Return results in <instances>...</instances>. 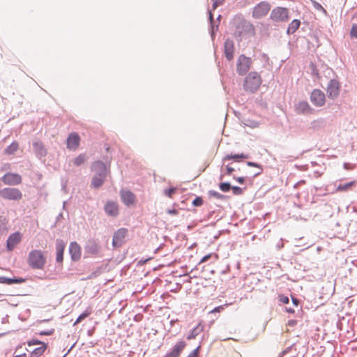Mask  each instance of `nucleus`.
<instances>
[{
  "label": "nucleus",
  "instance_id": "f257e3e1",
  "mask_svg": "<svg viewBox=\"0 0 357 357\" xmlns=\"http://www.w3.org/2000/svg\"><path fill=\"white\" fill-rule=\"evenodd\" d=\"M230 29L238 41H241L247 36L255 34L254 25L241 15L233 17L230 22Z\"/></svg>",
  "mask_w": 357,
  "mask_h": 357
},
{
  "label": "nucleus",
  "instance_id": "f03ea898",
  "mask_svg": "<svg viewBox=\"0 0 357 357\" xmlns=\"http://www.w3.org/2000/svg\"><path fill=\"white\" fill-rule=\"evenodd\" d=\"M46 262V257L42 250H33L29 252L27 263L32 269H43Z\"/></svg>",
  "mask_w": 357,
  "mask_h": 357
},
{
  "label": "nucleus",
  "instance_id": "7ed1b4c3",
  "mask_svg": "<svg viewBox=\"0 0 357 357\" xmlns=\"http://www.w3.org/2000/svg\"><path fill=\"white\" fill-rule=\"evenodd\" d=\"M261 84V76L258 74V73L252 71L249 73L245 77L243 89L246 91L255 93L258 90Z\"/></svg>",
  "mask_w": 357,
  "mask_h": 357
},
{
  "label": "nucleus",
  "instance_id": "20e7f679",
  "mask_svg": "<svg viewBox=\"0 0 357 357\" xmlns=\"http://www.w3.org/2000/svg\"><path fill=\"white\" fill-rule=\"evenodd\" d=\"M0 197L9 201H20L22 192L18 188L7 187L0 190Z\"/></svg>",
  "mask_w": 357,
  "mask_h": 357
},
{
  "label": "nucleus",
  "instance_id": "39448f33",
  "mask_svg": "<svg viewBox=\"0 0 357 357\" xmlns=\"http://www.w3.org/2000/svg\"><path fill=\"white\" fill-rule=\"evenodd\" d=\"M252 61L250 57L245 54H241L236 63V72L239 75H245L252 66Z\"/></svg>",
  "mask_w": 357,
  "mask_h": 357
},
{
  "label": "nucleus",
  "instance_id": "423d86ee",
  "mask_svg": "<svg viewBox=\"0 0 357 357\" xmlns=\"http://www.w3.org/2000/svg\"><path fill=\"white\" fill-rule=\"evenodd\" d=\"M270 18L274 22H285L289 20V10L280 6L274 8L271 10Z\"/></svg>",
  "mask_w": 357,
  "mask_h": 357
},
{
  "label": "nucleus",
  "instance_id": "0eeeda50",
  "mask_svg": "<svg viewBox=\"0 0 357 357\" xmlns=\"http://www.w3.org/2000/svg\"><path fill=\"white\" fill-rule=\"evenodd\" d=\"M271 8L268 1H261L257 3L252 9V17L255 19H261L265 17Z\"/></svg>",
  "mask_w": 357,
  "mask_h": 357
},
{
  "label": "nucleus",
  "instance_id": "6e6552de",
  "mask_svg": "<svg viewBox=\"0 0 357 357\" xmlns=\"http://www.w3.org/2000/svg\"><path fill=\"white\" fill-rule=\"evenodd\" d=\"M128 235V229L120 228L114 231L112 238V247L114 248H121L126 243V238Z\"/></svg>",
  "mask_w": 357,
  "mask_h": 357
},
{
  "label": "nucleus",
  "instance_id": "1a4fd4ad",
  "mask_svg": "<svg viewBox=\"0 0 357 357\" xmlns=\"http://www.w3.org/2000/svg\"><path fill=\"white\" fill-rule=\"evenodd\" d=\"M1 181L7 185H17L22 183V176L13 172L6 173L1 178Z\"/></svg>",
  "mask_w": 357,
  "mask_h": 357
},
{
  "label": "nucleus",
  "instance_id": "9d476101",
  "mask_svg": "<svg viewBox=\"0 0 357 357\" xmlns=\"http://www.w3.org/2000/svg\"><path fill=\"white\" fill-rule=\"evenodd\" d=\"M340 85L337 79H332L329 81L327 86V96L329 98L334 100L340 93Z\"/></svg>",
  "mask_w": 357,
  "mask_h": 357
},
{
  "label": "nucleus",
  "instance_id": "9b49d317",
  "mask_svg": "<svg viewBox=\"0 0 357 357\" xmlns=\"http://www.w3.org/2000/svg\"><path fill=\"white\" fill-rule=\"evenodd\" d=\"M310 101L316 107H321L325 104V94L320 89H314L310 95Z\"/></svg>",
  "mask_w": 357,
  "mask_h": 357
},
{
  "label": "nucleus",
  "instance_id": "f8f14e48",
  "mask_svg": "<svg viewBox=\"0 0 357 357\" xmlns=\"http://www.w3.org/2000/svg\"><path fill=\"white\" fill-rule=\"evenodd\" d=\"M91 171L95 172V176L107 177V169L106 165L100 160L95 161L91 165Z\"/></svg>",
  "mask_w": 357,
  "mask_h": 357
},
{
  "label": "nucleus",
  "instance_id": "ddd939ff",
  "mask_svg": "<svg viewBox=\"0 0 357 357\" xmlns=\"http://www.w3.org/2000/svg\"><path fill=\"white\" fill-rule=\"evenodd\" d=\"M186 347V342L181 340L176 342L163 357H178Z\"/></svg>",
  "mask_w": 357,
  "mask_h": 357
},
{
  "label": "nucleus",
  "instance_id": "4468645a",
  "mask_svg": "<svg viewBox=\"0 0 357 357\" xmlns=\"http://www.w3.org/2000/svg\"><path fill=\"white\" fill-rule=\"evenodd\" d=\"M100 249L101 246L94 239L89 240L84 248L85 252L91 255H98L100 252Z\"/></svg>",
  "mask_w": 357,
  "mask_h": 357
},
{
  "label": "nucleus",
  "instance_id": "2eb2a0df",
  "mask_svg": "<svg viewBox=\"0 0 357 357\" xmlns=\"http://www.w3.org/2000/svg\"><path fill=\"white\" fill-rule=\"evenodd\" d=\"M120 196L122 202L128 206L135 204V195L130 190H121L120 192Z\"/></svg>",
  "mask_w": 357,
  "mask_h": 357
},
{
  "label": "nucleus",
  "instance_id": "dca6fc26",
  "mask_svg": "<svg viewBox=\"0 0 357 357\" xmlns=\"http://www.w3.org/2000/svg\"><path fill=\"white\" fill-rule=\"evenodd\" d=\"M21 241V234L20 232H15L9 236L6 241V248L8 251H12L17 244Z\"/></svg>",
  "mask_w": 357,
  "mask_h": 357
},
{
  "label": "nucleus",
  "instance_id": "f3484780",
  "mask_svg": "<svg viewBox=\"0 0 357 357\" xmlns=\"http://www.w3.org/2000/svg\"><path fill=\"white\" fill-rule=\"evenodd\" d=\"M234 43L231 39H226L224 44V53L228 61H231L234 58Z\"/></svg>",
  "mask_w": 357,
  "mask_h": 357
},
{
  "label": "nucleus",
  "instance_id": "a211bd4d",
  "mask_svg": "<svg viewBox=\"0 0 357 357\" xmlns=\"http://www.w3.org/2000/svg\"><path fill=\"white\" fill-rule=\"evenodd\" d=\"M69 253L73 261H75L80 259L81 248L77 242L70 243L69 246Z\"/></svg>",
  "mask_w": 357,
  "mask_h": 357
},
{
  "label": "nucleus",
  "instance_id": "6ab92c4d",
  "mask_svg": "<svg viewBox=\"0 0 357 357\" xmlns=\"http://www.w3.org/2000/svg\"><path fill=\"white\" fill-rule=\"evenodd\" d=\"M295 111L298 114H311L313 109L310 106L307 102L301 101L295 105Z\"/></svg>",
  "mask_w": 357,
  "mask_h": 357
},
{
  "label": "nucleus",
  "instance_id": "aec40b11",
  "mask_svg": "<svg viewBox=\"0 0 357 357\" xmlns=\"http://www.w3.org/2000/svg\"><path fill=\"white\" fill-rule=\"evenodd\" d=\"M105 213L112 217H116L119 214V206L116 202L108 201L104 207Z\"/></svg>",
  "mask_w": 357,
  "mask_h": 357
},
{
  "label": "nucleus",
  "instance_id": "412c9836",
  "mask_svg": "<svg viewBox=\"0 0 357 357\" xmlns=\"http://www.w3.org/2000/svg\"><path fill=\"white\" fill-rule=\"evenodd\" d=\"M79 136L75 132L70 133L67 138V148L75 150L79 144Z\"/></svg>",
  "mask_w": 357,
  "mask_h": 357
},
{
  "label": "nucleus",
  "instance_id": "4be33fe9",
  "mask_svg": "<svg viewBox=\"0 0 357 357\" xmlns=\"http://www.w3.org/2000/svg\"><path fill=\"white\" fill-rule=\"evenodd\" d=\"M66 248L65 243L60 239L56 241V261L57 263H61L63 260V252Z\"/></svg>",
  "mask_w": 357,
  "mask_h": 357
},
{
  "label": "nucleus",
  "instance_id": "5701e85b",
  "mask_svg": "<svg viewBox=\"0 0 357 357\" xmlns=\"http://www.w3.org/2000/svg\"><path fill=\"white\" fill-rule=\"evenodd\" d=\"M33 148L37 157L40 159L45 157L47 155V150L43 144L40 141H37L33 143Z\"/></svg>",
  "mask_w": 357,
  "mask_h": 357
},
{
  "label": "nucleus",
  "instance_id": "b1692460",
  "mask_svg": "<svg viewBox=\"0 0 357 357\" xmlns=\"http://www.w3.org/2000/svg\"><path fill=\"white\" fill-rule=\"evenodd\" d=\"M26 279L22 278H6L5 276H0V283L6 284L8 285H11L13 284H22L25 282Z\"/></svg>",
  "mask_w": 357,
  "mask_h": 357
},
{
  "label": "nucleus",
  "instance_id": "393cba45",
  "mask_svg": "<svg viewBox=\"0 0 357 357\" xmlns=\"http://www.w3.org/2000/svg\"><path fill=\"white\" fill-rule=\"evenodd\" d=\"M208 19H209V23H210V34H211L212 40H214L215 36V33L218 30L219 24H215L214 19H213V15L210 10H208Z\"/></svg>",
  "mask_w": 357,
  "mask_h": 357
},
{
  "label": "nucleus",
  "instance_id": "a878e982",
  "mask_svg": "<svg viewBox=\"0 0 357 357\" xmlns=\"http://www.w3.org/2000/svg\"><path fill=\"white\" fill-rule=\"evenodd\" d=\"M248 158H249L248 154H245V153L228 154L222 158V160L224 162L226 160H234L236 161H239L240 159H248Z\"/></svg>",
  "mask_w": 357,
  "mask_h": 357
},
{
  "label": "nucleus",
  "instance_id": "bb28decb",
  "mask_svg": "<svg viewBox=\"0 0 357 357\" xmlns=\"http://www.w3.org/2000/svg\"><path fill=\"white\" fill-rule=\"evenodd\" d=\"M301 25V22L298 20H294L291 21V22L289 24V26L287 30V33L288 35L293 34L296 32V30L298 29L299 26Z\"/></svg>",
  "mask_w": 357,
  "mask_h": 357
},
{
  "label": "nucleus",
  "instance_id": "cd10ccee",
  "mask_svg": "<svg viewBox=\"0 0 357 357\" xmlns=\"http://www.w3.org/2000/svg\"><path fill=\"white\" fill-rule=\"evenodd\" d=\"M105 178V177L98 176H93L91 186L96 189L100 188L103 185Z\"/></svg>",
  "mask_w": 357,
  "mask_h": 357
},
{
  "label": "nucleus",
  "instance_id": "c85d7f7f",
  "mask_svg": "<svg viewBox=\"0 0 357 357\" xmlns=\"http://www.w3.org/2000/svg\"><path fill=\"white\" fill-rule=\"evenodd\" d=\"M356 182L353 181L347 183H340L337 185L336 190L338 192L348 191L356 185Z\"/></svg>",
  "mask_w": 357,
  "mask_h": 357
},
{
  "label": "nucleus",
  "instance_id": "c756f323",
  "mask_svg": "<svg viewBox=\"0 0 357 357\" xmlns=\"http://www.w3.org/2000/svg\"><path fill=\"white\" fill-rule=\"evenodd\" d=\"M47 347V344H43V345L34 349L32 351H31L30 357H40L45 352Z\"/></svg>",
  "mask_w": 357,
  "mask_h": 357
},
{
  "label": "nucleus",
  "instance_id": "7c9ffc66",
  "mask_svg": "<svg viewBox=\"0 0 357 357\" xmlns=\"http://www.w3.org/2000/svg\"><path fill=\"white\" fill-rule=\"evenodd\" d=\"M87 160L88 157L85 153H80L73 160V165L76 167H79L83 165Z\"/></svg>",
  "mask_w": 357,
  "mask_h": 357
},
{
  "label": "nucleus",
  "instance_id": "2f4dec72",
  "mask_svg": "<svg viewBox=\"0 0 357 357\" xmlns=\"http://www.w3.org/2000/svg\"><path fill=\"white\" fill-rule=\"evenodd\" d=\"M203 330V326H202L200 324H198L196 327H195L190 334L188 335L187 338L188 340L194 339Z\"/></svg>",
  "mask_w": 357,
  "mask_h": 357
},
{
  "label": "nucleus",
  "instance_id": "473e14b6",
  "mask_svg": "<svg viewBox=\"0 0 357 357\" xmlns=\"http://www.w3.org/2000/svg\"><path fill=\"white\" fill-rule=\"evenodd\" d=\"M19 149V144L17 142L11 143L5 150V153L8 155L14 154Z\"/></svg>",
  "mask_w": 357,
  "mask_h": 357
},
{
  "label": "nucleus",
  "instance_id": "72a5a7b5",
  "mask_svg": "<svg viewBox=\"0 0 357 357\" xmlns=\"http://www.w3.org/2000/svg\"><path fill=\"white\" fill-rule=\"evenodd\" d=\"M208 193L210 197H215V199H219V200H224L227 197L225 195L220 194V192H216L213 190H209Z\"/></svg>",
  "mask_w": 357,
  "mask_h": 357
},
{
  "label": "nucleus",
  "instance_id": "f704fd0d",
  "mask_svg": "<svg viewBox=\"0 0 357 357\" xmlns=\"http://www.w3.org/2000/svg\"><path fill=\"white\" fill-rule=\"evenodd\" d=\"M219 188L221 191L227 192L231 189V185L229 182H222L219 183Z\"/></svg>",
  "mask_w": 357,
  "mask_h": 357
},
{
  "label": "nucleus",
  "instance_id": "c9c22d12",
  "mask_svg": "<svg viewBox=\"0 0 357 357\" xmlns=\"http://www.w3.org/2000/svg\"><path fill=\"white\" fill-rule=\"evenodd\" d=\"M247 165L249 166V167H257L260 169V171L259 172H257L255 174V176H259V174H261L263 169H262V166L257 162H247Z\"/></svg>",
  "mask_w": 357,
  "mask_h": 357
},
{
  "label": "nucleus",
  "instance_id": "e433bc0d",
  "mask_svg": "<svg viewBox=\"0 0 357 357\" xmlns=\"http://www.w3.org/2000/svg\"><path fill=\"white\" fill-rule=\"evenodd\" d=\"M90 314L89 312L85 311L82 312L79 317L77 318L75 322L74 323V325H76L79 323H80L82 320L86 319L89 315Z\"/></svg>",
  "mask_w": 357,
  "mask_h": 357
},
{
  "label": "nucleus",
  "instance_id": "4c0bfd02",
  "mask_svg": "<svg viewBox=\"0 0 357 357\" xmlns=\"http://www.w3.org/2000/svg\"><path fill=\"white\" fill-rule=\"evenodd\" d=\"M203 199L201 197H196L192 201V205L194 206H201L203 204Z\"/></svg>",
  "mask_w": 357,
  "mask_h": 357
},
{
  "label": "nucleus",
  "instance_id": "58836bf2",
  "mask_svg": "<svg viewBox=\"0 0 357 357\" xmlns=\"http://www.w3.org/2000/svg\"><path fill=\"white\" fill-rule=\"evenodd\" d=\"M231 190H232L233 193L235 195H241L243 192V189L238 186H231Z\"/></svg>",
  "mask_w": 357,
  "mask_h": 357
},
{
  "label": "nucleus",
  "instance_id": "ea45409f",
  "mask_svg": "<svg viewBox=\"0 0 357 357\" xmlns=\"http://www.w3.org/2000/svg\"><path fill=\"white\" fill-rule=\"evenodd\" d=\"M176 191V188H170L167 190H165L164 192L165 195L167 196L168 197H172V195L175 193Z\"/></svg>",
  "mask_w": 357,
  "mask_h": 357
},
{
  "label": "nucleus",
  "instance_id": "a19ab883",
  "mask_svg": "<svg viewBox=\"0 0 357 357\" xmlns=\"http://www.w3.org/2000/svg\"><path fill=\"white\" fill-rule=\"evenodd\" d=\"M54 333V329L51 328L49 330L41 331L38 333L39 335H52Z\"/></svg>",
  "mask_w": 357,
  "mask_h": 357
},
{
  "label": "nucleus",
  "instance_id": "79ce46f5",
  "mask_svg": "<svg viewBox=\"0 0 357 357\" xmlns=\"http://www.w3.org/2000/svg\"><path fill=\"white\" fill-rule=\"evenodd\" d=\"M28 344V346H32V345H43V344H45V342H41L40 340H30L27 342Z\"/></svg>",
  "mask_w": 357,
  "mask_h": 357
},
{
  "label": "nucleus",
  "instance_id": "37998d69",
  "mask_svg": "<svg viewBox=\"0 0 357 357\" xmlns=\"http://www.w3.org/2000/svg\"><path fill=\"white\" fill-rule=\"evenodd\" d=\"M279 301L284 304H287L289 302V298L288 296H284L283 294L279 296Z\"/></svg>",
  "mask_w": 357,
  "mask_h": 357
},
{
  "label": "nucleus",
  "instance_id": "c03bdc74",
  "mask_svg": "<svg viewBox=\"0 0 357 357\" xmlns=\"http://www.w3.org/2000/svg\"><path fill=\"white\" fill-rule=\"evenodd\" d=\"M350 33L352 37L357 38V24H356L352 25Z\"/></svg>",
  "mask_w": 357,
  "mask_h": 357
},
{
  "label": "nucleus",
  "instance_id": "a18cd8bd",
  "mask_svg": "<svg viewBox=\"0 0 357 357\" xmlns=\"http://www.w3.org/2000/svg\"><path fill=\"white\" fill-rule=\"evenodd\" d=\"M225 0H215L213 3V9L215 10L218 6L222 5Z\"/></svg>",
  "mask_w": 357,
  "mask_h": 357
},
{
  "label": "nucleus",
  "instance_id": "49530a36",
  "mask_svg": "<svg viewBox=\"0 0 357 357\" xmlns=\"http://www.w3.org/2000/svg\"><path fill=\"white\" fill-rule=\"evenodd\" d=\"M199 349V347L195 349L193 351L190 352V354L187 357H198Z\"/></svg>",
  "mask_w": 357,
  "mask_h": 357
},
{
  "label": "nucleus",
  "instance_id": "de8ad7c7",
  "mask_svg": "<svg viewBox=\"0 0 357 357\" xmlns=\"http://www.w3.org/2000/svg\"><path fill=\"white\" fill-rule=\"evenodd\" d=\"M313 4L316 9L322 10L326 13V10L322 7V6L321 4H319V3H317L316 1H314Z\"/></svg>",
  "mask_w": 357,
  "mask_h": 357
},
{
  "label": "nucleus",
  "instance_id": "09e8293b",
  "mask_svg": "<svg viewBox=\"0 0 357 357\" xmlns=\"http://www.w3.org/2000/svg\"><path fill=\"white\" fill-rule=\"evenodd\" d=\"M178 211L174 208H169L167 210V213H168L169 215H176L178 214Z\"/></svg>",
  "mask_w": 357,
  "mask_h": 357
},
{
  "label": "nucleus",
  "instance_id": "8fccbe9b",
  "mask_svg": "<svg viewBox=\"0 0 357 357\" xmlns=\"http://www.w3.org/2000/svg\"><path fill=\"white\" fill-rule=\"evenodd\" d=\"M224 309H225V305H220V306H218V307H215L213 310H212L211 311V313L219 312H220L221 310H222Z\"/></svg>",
  "mask_w": 357,
  "mask_h": 357
},
{
  "label": "nucleus",
  "instance_id": "3c124183",
  "mask_svg": "<svg viewBox=\"0 0 357 357\" xmlns=\"http://www.w3.org/2000/svg\"><path fill=\"white\" fill-rule=\"evenodd\" d=\"M233 178H234V179H235L240 184H243L244 182H245V178L244 177H236V176H234Z\"/></svg>",
  "mask_w": 357,
  "mask_h": 357
},
{
  "label": "nucleus",
  "instance_id": "603ef678",
  "mask_svg": "<svg viewBox=\"0 0 357 357\" xmlns=\"http://www.w3.org/2000/svg\"><path fill=\"white\" fill-rule=\"evenodd\" d=\"M226 170H227L226 174L227 175H231L232 174V172L234 171V169L227 165V166H226Z\"/></svg>",
  "mask_w": 357,
  "mask_h": 357
},
{
  "label": "nucleus",
  "instance_id": "864d4df0",
  "mask_svg": "<svg viewBox=\"0 0 357 357\" xmlns=\"http://www.w3.org/2000/svg\"><path fill=\"white\" fill-rule=\"evenodd\" d=\"M211 255H206L205 256H204L202 259L200 260V263H204V262H206V261H208L210 257H211Z\"/></svg>",
  "mask_w": 357,
  "mask_h": 357
},
{
  "label": "nucleus",
  "instance_id": "5fc2aeb1",
  "mask_svg": "<svg viewBox=\"0 0 357 357\" xmlns=\"http://www.w3.org/2000/svg\"><path fill=\"white\" fill-rule=\"evenodd\" d=\"M305 180H301L300 181L297 182L296 183L294 184V187L295 188H298V186H300L301 185H303V184H305Z\"/></svg>",
  "mask_w": 357,
  "mask_h": 357
},
{
  "label": "nucleus",
  "instance_id": "6e6d98bb",
  "mask_svg": "<svg viewBox=\"0 0 357 357\" xmlns=\"http://www.w3.org/2000/svg\"><path fill=\"white\" fill-rule=\"evenodd\" d=\"M261 59H262L263 61H268L269 60V57H268V56L266 54H265V53H263V54L261 55Z\"/></svg>",
  "mask_w": 357,
  "mask_h": 357
},
{
  "label": "nucleus",
  "instance_id": "4d7b16f0",
  "mask_svg": "<svg viewBox=\"0 0 357 357\" xmlns=\"http://www.w3.org/2000/svg\"><path fill=\"white\" fill-rule=\"evenodd\" d=\"M292 302L294 305L297 306L298 305L299 301L297 298L292 297Z\"/></svg>",
  "mask_w": 357,
  "mask_h": 357
},
{
  "label": "nucleus",
  "instance_id": "13d9d810",
  "mask_svg": "<svg viewBox=\"0 0 357 357\" xmlns=\"http://www.w3.org/2000/svg\"><path fill=\"white\" fill-rule=\"evenodd\" d=\"M286 311L289 313H294V310L291 307H286Z\"/></svg>",
  "mask_w": 357,
  "mask_h": 357
},
{
  "label": "nucleus",
  "instance_id": "bf43d9fd",
  "mask_svg": "<svg viewBox=\"0 0 357 357\" xmlns=\"http://www.w3.org/2000/svg\"><path fill=\"white\" fill-rule=\"evenodd\" d=\"M14 357H26V354L24 353L22 354L16 355Z\"/></svg>",
  "mask_w": 357,
  "mask_h": 357
},
{
  "label": "nucleus",
  "instance_id": "052dcab7",
  "mask_svg": "<svg viewBox=\"0 0 357 357\" xmlns=\"http://www.w3.org/2000/svg\"><path fill=\"white\" fill-rule=\"evenodd\" d=\"M314 174L316 177H319L321 175L319 172H314Z\"/></svg>",
  "mask_w": 357,
  "mask_h": 357
},
{
  "label": "nucleus",
  "instance_id": "680f3d73",
  "mask_svg": "<svg viewBox=\"0 0 357 357\" xmlns=\"http://www.w3.org/2000/svg\"><path fill=\"white\" fill-rule=\"evenodd\" d=\"M289 324L290 326H293V325L294 324V321H289Z\"/></svg>",
  "mask_w": 357,
  "mask_h": 357
},
{
  "label": "nucleus",
  "instance_id": "e2e57ef3",
  "mask_svg": "<svg viewBox=\"0 0 357 357\" xmlns=\"http://www.w3.org/2000/svg\"><path fill=\"white\" fill-rule=\"evenodd\" d=\"M221 17H222V16H221L220 15H219L218 16V17H217V20H218V22H220V20Z\"/></svg>",
  "mask_w": 357,
  "mask_h": 357
},
{
  "label": "nucleus",
  "instance_id": "0e129e2a",
  "mask_svg": "<svg viewBox=\"0 0 357 357\" xmlns=\"http://www.w3.org/2000/svg\"><path fill=\"white\" fill-rule=\"evenodd\" d=\"M286 352H287L286 351H284L282 354H280V357H282V356H283Z\"/></svg>",
  "mask_w": 357,
  "mask_h": 357
},
{
  "label": "nucleus",
  "instance_id": "69168bd1",
  "mask_svg": "<svg viewBox=\"0 0 357 357\" xmlns=\"http://www.w3.org/2000/svg\"><path fill=\"white\" fill-rule=\"evenodd\" d=\"M66 204V202H63V208H65Z\"/></svg>",
  "mask_w": 357,
  "mask_h": 357
},
{
  "label": "nucleus",
  "instance_id": "338daca9",
  "mask_svg": "<svg viewBox=\"0 0 357 357\" xmlns=\"http://www.w3.org/2000/svg\"><path fill=\"white\" fill-rule=\"evenodd\" d=\"M222 178H223V174H221V175L220 176V180H222Z\"/></svg>",
  "mask_w": 357,
  "mask_h": 357
},
{
  "label": "nucleus",
  "instance_id": "774afa93",
  "mask_svg": "<svg viewBox=\"0 0 357 357\" xmlns=\"http://www.w3.org/2000/svg\"><path fill=\"white\" fill-rule=\"evenodd\" d=\"M62 216V214L60 213L59 215V218H61Z\"/></svg>",
  "mask_w": 357,
  "mask_h": 357
}]
</instances>
